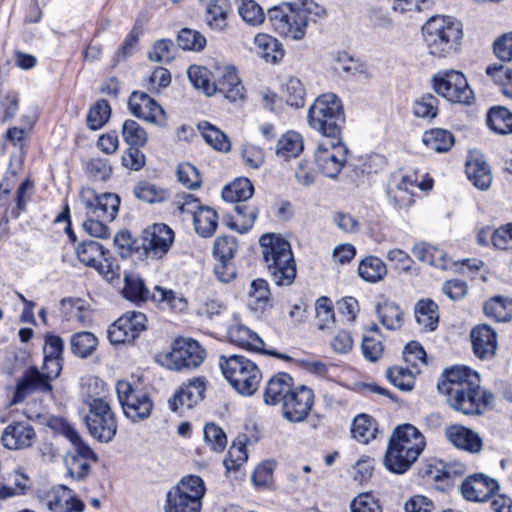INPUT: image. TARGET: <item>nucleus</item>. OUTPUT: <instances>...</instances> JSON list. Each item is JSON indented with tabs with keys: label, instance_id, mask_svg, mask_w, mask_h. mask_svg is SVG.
<instances>
[{
	"label": "nucleus",
	"instance_id": "obj_51",
	"mask_svg": "<svg viewBox=\"0 0 512 512\" xmlns=\"http://www.w3.org/2000/svg\"><path fill=\"white\" fill-rule=\"evenodd\" d=\"M64 435L74 446V451L67 455L84 458L92 462L98 461L97 454L82 440L79 433L73 427L66 426L64 428Z\"/></svg>",
	"mask_w": 512,
	"mask_h": 512
},
{
	"label": "nucleus",
	"instance_id": "obj_2",
	"mask_svg": "<svg viewBox=\"0 0 512 512\" xmlns=\"http://www.w3.org/2000/svg\"><path fill=\"white\" fill-rule=\"evenodd\" d=\"M422 35L428 54L437 59H446L460 50L463 26L449 16H432L422 26Z\"/></svg>",
	"mask_w": 512,
	"mask_h": 512
},
{
	"label": "nucleus",
	"instance_id": "obj_32",
	"mask_svg": "<svg viewBox=\"0 0 512 512\" xmlns=\"http://www.w3.org/2000/svg\"><path fill=\"white\" fill-rule=\"evenodd\" d=\"M466 174L472 184L480 190H487L492 183L490 167L481 158H473L467 161Z\"/></svg>",
	"mask_w": 512,
	"mask_h": 512
},
{
	"label": "nucleus",
	"instance_id": "obj_31",
	"mask_svg": "<svg viewBox=\"0 0 512 512\" xmlns=\"http://www.w3.org/2000/svg\"><path fill=\"white\" fill-rule=\"evenodd\" d=\"M412 254L419 261L436 268L446 270L452 266V261L443 251L428 243L420 242L413 246Z\"/></svg>",
	"mask_w": 512,
	"mask_h": 512
},
{
	"label": "nucleus",
	"instance_id": "obj_39",
	"mask_svg": "<svg viewBox=\"0 0 512 512\" xmlns=\"http://www.w3.org/2000/svg\"><path fill=\"white\" fill-rule=\"evenodd\" d=\"M198 129L200 130L205 142L212 148L220 152H228L231 149V142L228 136L222 132L219 128L212 125L207 121L198 123Z\"/></svg>",
	"mask_w": 512,
	"mask_h": 512
},
{
	"label": "nucleus",
	"instance_id": "obj_29",
	"mask_svg": "<svg viewBox=\"0 0 512 512\" xmlns=\"http://www.w3.org/2000/svg\"><path fill=\"white\" fill-rule=\"evenodd\" d=\"M445 436L447 440L455 447L469 452H479L481 450V438L472 430L462 425H452L446 428Z\"/></svg>",
	"mask_w": 512,
	"mask_h": 512
},
{
	"label": "nucleus",
	"instance_id": "obj_15",
	"mask_svg": "<svg viewBox=\"0 0 512 512\" xmlns=\"http://www.w3.org/2000/svg\"><path fill=\"white\" fill-rule=\"evenodd\" d=\"M174 241V232L166 224H154L146 228L141 236L143 253L151 259H161Z\"/></svg>",
	"mask_w": 512,
	"mask_h": 512
},
{
	"label": "nucleus",
	"instance_id": "obj_19",
	"mask_svg": "<svg viewBox=\"0 0 512 512\" xmlns=\"http://www.w3.org/2000/svg\"><path fill=\"white\" fill-rule=\"evenodd\" d=\"M313 402L314 394L310 388L303 385L297 387L286 396L282 404V415L289 422H301L309 414Z\"/></svg>",
	"mask_w": 512,
	"mask_h": 512
},
{
	"label": "nucleus",
	"instance_id": "obj_61",
	"mask_svg": "<svg viewBox=\"0 0 512 512\" xmlns=\"http://www.w3.org/2000/svg\"><path fill=\"white\" fill-rule=\"evenodd\" d=\"M204 439L206 444L214 452H222L227 445V437L224 431L214 423H208L204 427Z\"/></svg>",
	"mask_w": 512,
	"mask_h": 512
},
{
	"label": "nucleus",
	"instance_id": "obj_4",
	"mask_svg": "<svg viewBox=\"0 0 512 512\" xmlns=\"http://www.w3.org/2000/svg\"><path fill=\"white\" fill-rule=\"evenodd\" d=\"M262 254L267 269L278 286H289L296 277V263L289 241L275 234L260 238Z\"/></svg>",
	"mask_w": 512,
	"mask_h": 512
},
{
	"label": "nucleus",
	"instance_id": "obj_12",
	"mask_svg": "<svg viewBox=\"0 0 512 512\" xmlns=\"http://www.w3.org/2000/svg\"><path fill=\"white\" fill-rule=\"evenodd\" d=\"M80 201L87 210V215L112 222L119 211L120 198L114 193L98 194L92 188H82Z\"/></svg>",
	"mask_w": 512,
	"mask_h": 512
},
{
	"label": "nucleus",
	"instance_id": "obj_24",
	"mask_svg": "<svg viewBox=\"0 0 512 512\" xmlns=\"http://www.w3.org/2000/svg\"><path fill=\"white\" fill-rule=\"evenodd\" d=\"M46 506L51 512H83L85 504L67 486L54 488L47 497Z\"/></svg>",
	"mask_w": 512,
	"mask_h": 512
},
{
	"label": "nucleus",
	"instance_id": "obj_11",
	"mask_svg": "<svg viewBox=\"0 0 512 512\" xmlns=\"http://www.w3.org/2000/svg\"><path fill=\"white\" fill-rule=\"evenodd\" d=\"M315 151L316 164L323 175L336 178L346 164L348 148L338 137H326Z\"/></svg>",
	"mask_w": 512,
	"mask_h": 512
},
{
	"label": "nucleus",
	"instance_id": "obj_46",
	"mask_svg": "<svg viewBox=\"0 0 512 512\" xmlns=\"http://www.w3.org/2000/svg\"><path fill=\"white\" fill-rule=\"evenodd\" d=\"M234 211L237 213V218L229 222L228 226L239 233H246L251 229L257 218V208L239 202L234 205Z\"/></svg>",
	"mask_w": 512,
	"mask_h": 512
},
{
	"label": "nucleus",
	"instance_id": "obj_53",
	"mask_svg": "<svg viewBox=\"0 0 512 512\" xmlns=\"http://www.w3.org/2000/svg\"><path fill=\"white\" fill-rule=\"evenodd\" d=\"M122 135L130 147H143L148 140L143 127L134 120H126L122 125Z\"/></svg>",
	"mask_w": 512,
	"mask_h": 512
},
{
	"label": "nucleus",
	"instance_id": "obj_38",
	"mask_svg": "<svg viewBox=\"0 0 512 512\" xmlns=\"http://www.w3.org/2000/svg\"><path fill=\"white\" fill-rule=\"evenodd\" d=\"M123 296L132 302H144L149 298V290L143 279L135 273H124Z\"/></svg>",
	"mask_w": 512,
	"mask_h": 512
},
{
	"label": "nucleus",
	"instance_id": "obj_5",
	"mask_svg": "<svg viewBox=\"0 0 512 512\" xmlns=\"http://www.w3.org/2000/svg\"><path fill=\"white\" fill-rule=\"evenodd\" d=\"M309 126L325 137L341 136L345 113L340 98L334 93L318 96L308 110Z\"/></svg>",
	"mask_w": 512,
	"mask_h": 512
},
{
	"label": "nucleus",
	"instance_id": "obj_26",
	"mask_svg": "<svg viewBox=\"0 0 512 512\" xmlns=\"http://www.w3.org/2000/svg\"><path fill=\"white\" fill-rule=\"evenodd\" d=\"M51 381L52 380L47 377L45 372L39 371L36 367L28 368L23 378L17 383L13 403L21 402L30 391H51Z\"/></svg>",
	"mask_w": 512,
	"mask_h": 512
},
{
	"label": "nucleus",
	"instance_id": "obj_14",
	"mask_svg": "<svg viewBox=\"0 0 512 512\" xmlns=\"http://www.w3.org/2000/svg\"><path fill=\"white\" fill-rule=\"evenodd\" d=\"M146 316L137 311L126 312L108 329V338L113 344L132 343L146 329Z\"/></svg>",
	"mask_w": 512,
	"mask_h": 512
},
{
	"label": "nucleus",
	"instance_id": "obj_63",
	"mask_svg": "<svg viewBox=\"0 0 512 512\" xmlns=\"http://www.w3.org/2000/svg\"><path fill=\"white\" fill-rule=\"evenodd\" d=\"M176 48L172 40L161 39L157 41L148 57L151 61L168 63L175 57Z\"/></svg>",
	"mask_w": 512,
	"mask_h": 512
},
{
	"label": "nucleus",
	"instance_id": "obj_58",
	"mask_svg": "<svg viewBox=\"0 0 512 512\" xmlns=\"http://www.w3.org/2000/svg\"><path fill=\"white\" fill-rule=\"evenodd\" d=\"M306 90L303 83L295 77L288 79L285 85V101L291 107L299 108L304 105Z\"/></svg>",
	"mask_w": 512,
	"mask_h": 512
},
{
	"label": "nucleus",
	"instance_id": "obj_45",
	"mask_svg": "<svg viewBox=\"0 0 512 512\" xmlns=\"http://www.w3.org/2000/svg\"><path fill=\"white\" fill-rule=\"evenodd\" d=\"M484 313L497 322H506L512 319V300L495 296L484 304Z\"/></svg>",
	"mask_w": 512,
	"mask_h": 512
},
{
	"label": "nucleus",
	"instance_id": "obj_37",
	"mask_svg": "<svg viewBox=\"0 0 512 512\" xmlns=\"http://www.w3.org/2000/svg\"><path fill=\"white\" fill-rule=\"evenodd\" d=\"M415 318L417 323L425 330L433 331L436 329L439 315L438 305L431 299H421L415 305Z\"/></svg>",
	"mask_w": 512,
	"mask_h": 512
},
{
	"label": "nucleus",
	"instance_id": "obj_57",
	"mask_svg": "<svg viewBox=\"0 0 512 512\" xmlns=\"http://www.w3.org/2000/svg\"><path fill=\"white\" fill-rule=\"evenodd\" d=\"M177 43L183 50L201 51L206 45V38L196 30L183 28L178 33Z\"/></svg>",
	"mask_w": 512,
	"mask_h": 512
},
{
	"label": "nucleus",
	"instance_id": "obj_54",
	"mask_svg": "<svg viewBox=\"0 0 512 512\" xmlns=\"http://www.w3.org/2000/svg\"><path fill=\"white\" fill-rule=\"evenodd\" d=\"M134 195L147 203H158L163 202L168 198L166 190L149 182H140L134 188Z\"/></svg>",
	"mask_w": 512,
	"mask_h": 512
},
{
	"label": "nucleus",
	"instance_id": "obj_34",
	"mask_svg": "<svg viewBox=\"0 0 512 512\" xmlns=\"http://www.w3.org/2000/svg\"><path fill=\"white\" fill-rule=\"evenodd\" d=\"M8 484L0 486V500H6L15 496L24 495L30 489L29 477L20 470H15L4 477Z\"/></svg>",
	"mask_w": 512,
	"mask_h": 512
},
{
	"label": "nucleus",
	"instance_id": "obj_8",
	"mask_svg": "<svg viewBox=\"0 0 512 512\" xmlns=\"http://www.w3.org/2000/svg\"><path fill=\"white\" fill-rule=\"evenodd\" d=\"M85 423L91 436L99 442L108 443L116 435L118 426L115 414L103 399L91 400Z\"/></svg>",
	"mask_w": 512,
	"mask_h": 512
},
{
	"label": "nucleus",
	"instance_id": "obj_1",
	"mask_svg": "<svg viewBox=\"0 0 512 512\" xmlns=\"http://www.w3.org/2000/svg\"><path fill=\"white\" fill-rule=\"evenodd\" d=\"M443 376L437 389L447 396V403L455 411L465 415H480L493 406L495 396L481 387L476 372L467 367H454Z\"/></svg>",
	"mask_w": 512,
	"mask_h": 512
},
{
	"label": "nucleus",
	"instance_id": "obj_40",
	"mask_svg": "<svg viewBox=\"0 0 512 512\" xmlns=\"http://www.w3.org/2000/svg\"><path fill=\"white\" fill-rule=\"evenodd\" d=\"M376 312L381 324L388 330H397L403 324V312L400 307L389 301L377 304Z\"/></svg>",
	"mask_w": 512,
	"mask_h": 512
},
{
	"label": "nucleus",
	"instance_id": "obj_48",
	"mask_svg": "<svg viewBox=\"0 0 512 512\" xmlns=\"http://www.w3.org/2000/svg\"><path fill=\"white\" fill-rule=\"evenodd\" d=\"M376 426L373 419L366 414H360L355 417L351 433L354 439L358 442L367 444L370 440L375 438Z\"/></svg>",
	"mask_w": 512,
	"mask_h": 512
},
{
	"label": "nucleus",
	"instance_id": "obj_21",
	"mask_svg": "<svg viewBox=\"0 0 512 512\" xmlns=\"http://www.w3.org/2000/svg\"><path fill=\"white\" fill-rule=\"evenodd\" d=\"M206 384L203 378H194L179 387L173 397L169 399V407L178 412L191 409L204 398Z\"/></svg>",
	"mask_w": 512,
	"mask_h": 512
},
{
	"label": "nucleus",
	"instance_id": "obj_20",
	"mask_svg": "<svg viewBox=\"0 0 512 512\" xmlns=\"http://www.w3.org/2000/svg\"><path fill=\"white\" fill-rule=\"evenodd\" d=\"M418 178L414 173L398 171L391 175L387 195L398 208H407L414 202V189Z\"/></svg>",
	"mask_w": 512,
	"mask_h": 512
},
{
	"label": "nucleus",
	"instance_id": "obj_52",
	"mask_svg": "<svg viewBox=\"0 0 512 512\" xmlns=\"http://www.w3.org/2000/svg\"><path fill=\"white\" fill-rule=\"evenodd\" d=\"M110 115L111 107L108 101L98 100L88 112L87 125L91 130H98L109 120Z\"/></svg>",
	"mask_w": 512,
	"mask_h": 512
},
{
	"label": "nucleus",
	"instance_id": "obj_9",
	"mask_svg": "<svg viewBox=\"0 0 512 512\" xmlns=\"http://www.w3.org/2000/svg\"><path fill=\"white\" fill-rule=\"evenodd\" d=\"M432 81L435 92L452 103L469 105L474 100L472 89L459 71L439 72Z\"/></svg>",
	"mask_w": 512,
	"mask_h": 512
},
{
	"label": "nucleus",
	"instance_id": "obj_10",
	"mask_svg": "<svg viewBox=\"0 0 512 512\" xmlns=\"http://www.w3.org/2000/svg\"><path fill=\"white\" fill-rule=\"evenodd\" d=\"M116 391L123 412L131 421H143L151 415L153 402L148 394L125 380L117 382Z\"/></svg>",
	"mask_w": 512,
	"mask_h": 512
},
{
	"label": "nucleus",
	"instance_id": "obj_59",
	"mask_svg": "<svg viewBox=\"0 0 512 512\" xmlns=\"http://www.w3.org/2000/svg\"><path fill=\"white\" fill-rule=\"evenodd\" d=\"M238 249L236 238L233 236H219L213 245V255L217 260H233Z\"/></svg>",
	"mask_w": 512,
	"mask_h": 512
},
{
	"label": "nucleus",
	"instance_id": "obj_62",
	"mask_svg": "<svg viewBox=\"0 0 512 512\" xmlns=\"http://www.w3.org/2000/svg\"><path fill=\"white\" fill-rule=\"evenodd\" d=\"M248 459L246 445L243 441L233 442L229 448L228 455L223 461L228 471L237 470Z\"/></svg>",
	"mask_w": 512,
	"mask_h": 512
},
{
	"label": "nucleus",
	"instance_id": "obj_64",
	"mask_svg": "<svg viewBox=\"0 0 512 512\" xmlns=\"http://www.w3.org/2000/svg\"><path fill=\"white\" fill-rule=\"evenodd\" d=\"M239 14L246 23L252 26L261 24L265 19L262 8L253 0L243 1L239 7Z\"/></svg>",
	"mask_w": 512,
	"mask_h": 512
},
{
	"label": "nucleus",
	"instance_id": "obj_60",
	"mask_svg": "<svg viewBox=\"0 0 512 512\" xmlns=\"http://www.w3.org/2000/svg\"><path fill=\"white\" fill-rule=\"evenodd\" d=\"M386 376L392 385L402 391H410L414 386V376L408 368L391 367Z\"/></svg>",
	"mask_w": 512,
	"mask_h": 512
},
{
	"label": "nucleus",
	"instance_id": "obj_36",
	"mask_svg": "<svg viewBox=\"0 0 512 512\" xmlns=\"http://www.w3.org/2000/svg\"><path fill=\"white\" fill-rule=\"evenodd\" d=\"M303 147L302 136L295 131H288L278 139L275 152L279 158L289 160L297 157Z\"/></svg>",
	"mask_w": 512,
	"mask_h": 512
},
{
	"label": "nucleus",
	"instance_id": "obj_35",
	"mask_svg": "<svg viewBox=\"0 0 512 512\" xmlns=\"http://www.w3.org/2000/svg\"><path fill=\"white\" fill-rule=\"evenodd\" d=\"M257 52L270 63H277L284 56V49L282 44L274 37L268 34H258L254 39Z\"/></svg>",
	"mask_w": 512,
	"mask_h": 512
},
{
	"label": "nucleus",
	"instance_id": "obj_30",
	"mask_svg": "<svg viewBox=\"0 0 512 512\" xmlns=\"http://www.w3.org/2000/svg\"><path fill=\"white\" fill-rule=\"evenodd\" d=\"M474 353L479 358H489L495 354L497 339L495 331L488 325L477 326L471 332Z\"/></svg>",
	"mask_w": 512,
	"mask_h": 512
},
{
	"label": "nucleus",
	"instance_id": "obj_22",
	"mask_svg": "<svg viewBox=\"0 0 512 512\" xmlns=\"http://www.w3.org/2000/svg\"><path fill=\"white\" fill-rule=\"evenodd\" d=\"M228 338L231 343L238 345L244 349L259 352L262 354L272 355L281 359H290L286 355L277 354L274 351L266 350L264 348V341L248 327L236 323L228 328Z\"/></svg>",
	"mask_w": 512,
	"mask_h": 512
},
{
	"label": "nucleus",
	"instance_id": "obj_44",
	"mask_svg": "<svg viewBox=\"0 0 512 512\" xmlns=\"http://www.w3.org/2000/svg\"><path fill=\"white\" fill-rule=\"evenodd\" d=\"M423 143L430 150L443 153L450 150L452 145L454 144L453 135L444 129H431L426 131L423 135Z\"/></svg>",
	"mask_w": 512,
	"mask_h": 512
},
{
	"label": "nucleus",
	"instance_id": "obj_13",
	"mask_svg": "<svg viewBox=\"0 0 512 512\" xmlns=\"http://www.w3.org/2000/svg\"><path fill=\"white\" fill-rule=\"evenodd\" d=\"M205 358V350L193 339L177 340L167 355V367L171 370L196 368Z\"/></svg>",
	"mask_w": 512,
	"mask_h": 512
},
{
	"label": "nucleus",
	"instance_id": "obj_6",
	"mask_svg": "<svg viewBox=\"0 0 512 512\" xmlns=\"http://www.w3.org/2000/svg\"><path fill=\"white\" fill-rule=\"evenodd\" d=\"M219 366L230 385L241 395L251 396L258 389L262 373L258 366L242 355H221Z\"/></svg>",
	"mask_w": 512,
	"mask_h": 512
},
{
	"label": "nucleus",
	"instance_id": "obj_42",
	"mask_svg": "<svg viewBox=\"0 0 512 512\" xmlns=\"http://www.w3.org/2000/svg\"><path fill=\"white\" fill-rule=\"evenodd\" d=\"M254 194V186L248 178H239L222 191V198L227 202H245Z\"/></svg>",
	"mask_w": 512,
	"mask_h": 512
},
{
	"label": "nucleus",
	"instance_id": "obj_33",
	"mask_svg": "<svg viewBox=\"0 0 512 512\" xmlns=\"http://www.w3.org/2000/svg\"><path fill=\"white\" fill-rule=\"evenodd\" d=\"M194 229L203 238L211 237L218 226V214L209 207H198L193 217Z\"/></svg>",
	"mask_w": 512,
	"mask_h": 512
},
{
	"label": "nucleus",
	"instance_id": "obj_3",
	"mask_svg": "<svg viewBox=\"0 0 512 512\" xmlns=\"http://www.w3.org/2000/svg\"><path fill=\"white\" fill-rule=\"evenodd\" d=\"M422 433L411 424L398 426L391 435L384 457L386 468L395 474L406 472L424 450Z\"/></svg>",
	"mask_w": 512,
	"mask_h": 512
},
{
	"label": "nucleus",
	"instance_id": "obj_16",
	"mask_svg": "<svg viewBox=\"0 0 512 512\" xmlns=\"http://www.w3.org/2000/svg\"><path fill=\"white\" fill-rule=\"evenodd\" d=\"M464 472L465 466L462 463H446L442 460L432 459L426 464L423 477L427 482L434 483L437 490L447 492L453 487L455 479L463 475Z\"/></svg>",
	"mask_w": 512,
	"mask_h": 512
},
{
	"label": "nucleus",
	"instance_id": "obj_41",
	"mask_svg": "<svg viewBox=\"0 0 512 512\" xmlns=\"http://www.w3.org/2000/svg\"><path fill=\"white\" fill-rule=\"evenodd\" d=\"M228 0H208L207 23L211 29L223 31L227 26Z\"/></svg>",
	"mask_w": 512,
	"mask_h": 512
},
{
	"label": "nucleus",
	"instance_id": "obj_49",
	"mask_svg": "<svg viewBox=\"0 0 512 512\" xmlns=\"http://www.w3.org/2000/svg\"><path fill=\"white\" fill-rule=\"evenodd\" d=\"M78 259L87 266L94 267L99 260L105 256V250L102 244L97 241H83L77 248Z\"/></svg>",
	"mask_w": 512,
	"mask_h": 512
},
{
	"label": "nucleus",
	"instance_id": "obj_27",
	"mask_svg": "<svg viewBox=\"0 0 512 512\" xmlns=\"http://www.w3.org/2000/svg\"><path fill=\"white\" fill-rule=\"evenodd\" d=\"M215 93H221L230 101L242 99L244 87L241 84L234 67L218 68L214 81Z\"/></svg>",
	"mask_w": 512,
	"mask_h": 512
},
{
	"label": "nucleus",
	"instance_id": "obj_25",
	"mask_svg": "<svg viewBox=\"0 0 512 512\" xmlns=\"http://www.w3.org/2000/svg\"><path fill=\"white\" fill-rule=\"evenodd\" d=\"M36 433L34 428L25 422L8 425L2 434L1 441L9 450L24 449L32 446Z\"/></svg>",
	"mask_w": 512,
	"mask_h": 512
},
{
	"label": "nucleus",
	"instance_id": "obj_56",
	"mask_svg": "<svg viewBox=\"0 0 512 512\" xmlns=\"http://www.w3.org/2000/svg\"><path fill=\"white\" fill-rule=\"evenodd\" d=\"M438 99L430 93L422 95L413 104V113L416 117L434 119L438 114Z\"/></svg>",
	"mask_w": 512,
	"mask_h": 512
},
{
	"label": "nucleus",
	"instance_id": "obj_17",
	"mask_svg": "<svg viewBox=\"0 0 512 512\" xmlns=\"http://www.w3.org/2000/svg\"><path fill=\"white\" fill-rule=\"evenodd\" d=\"M325 14L323 7L314 2H306L302 8L290 10V16L283 22L284 31H277L280 35L292 40H300L306 33L309 21H315L311 15L321 17Z\"/></svg>",
	"mask_w": 512,
	"mask_h": 512
},
{
	"label": "nucleus",
	"instance_id": "obj_55",
	"mask_svg": "<svg viewBox=\"0 0 512 512\" xmlns=\"http://www.w3.org/2000/svg\"><path fill=\"white\" fill-rule=\"evenodd\" d=\"M187 73L189 80L196 89L202 90L208 96L215 93L214 82L209 79L208 69L194 65L188 68Z\"/></svg>",
	"mask_w": 512,
	"mask_h": 512
},
{
	"label": "nucleus",
	"instance_id": "obj_50",
	"mask_svg": "<svg viewBox=\"0 0 512 512\" xmlns=\"http://www.w3.org/2000/svg\"><path fill=\"white\" fill-rule=\"evenodd\" d=\"M71 351L73 354L86 358L96 349L98 340L91 332H78L71 337Z\"/></svg>",
	"mask_w": 512,
	"mask_h": 512
},
{
	"label": "nucleus",
	"instance_id": "obj_18",
	"mask_svg": "<svg viewBox=\"0 0 512 512\" xmlns=\"http://www.w3.org/2000/svg\"><path fill=\"white\" fill-rule=\"evenodd\" d=\"M128 108L132 115L158 126H165L164 109L145 92L134 91L128 99Z\"/></svg>",
	"mask_w": 512,
	"mask_h": 512
},
{
	"label": "nucleus",
	"instance_id": "obj_7",
	"mask_svg": "<svg viewBox=\"0 0 512 512\" xmlns=\"http://www.w3.org/2000/svg\"><path fill=\"white\" fill-rule=\"evenodd\" d=\"M205 490L204 482L199 476L183 477L168 491L165 512H201Z\"/></svg>",
	"mask_w": 512,
	"mask_h": 512
},
{
	"label": "nucleus",
	"instance_id": "obj_47",
	"mask_svg": "<svg viewBox=\"0 0 512 512\" xmlns=\"http://www.w3.org/2000/svg\"><path fill=\"white\" fill-rule=\"evenodd\" d=\"M487 124L498 134L512 133V113L505 107H493L488 112Z\"/></svg>",
	"mask_w": 512,
	"mask_h": 512
},
{
	"label": "nucleus",
	"instance_id": "obj_28",
	"mask_svg": "<svg viewBox=\"0 0 512 512\" xmlns=\"http://www.w3.org/2000/svg\"><path fill=\"white\" fill-rule=\"evenodd\" d=\"M293 379L284 372H280L272 376L264 389V402L267 405H276L284 403L288 393L292 392Z\"/></svg>",
	"mask_w": 512,
	"mask_h": 512
},
{
	"label": "nucleus",
	"instance_id": "obj_43",
	"mask_svg": "<svg viewBox=\"0 0 512 512\" xmlns=\"http://www.w3.org/2000/svg\"><path fill=\"white\" fill-rule=\"evenodd\" d=\"M358 274L363 280L376 283L387 274V268L380 258L368 256L360 262Z\"/></svg>",
	"mask_w": 512,
	"mask_h": 512
},
{
	"label": "nucleus",
	"instance_id": "obj_23",
	"mask_svg": "<svg viewBox=\"0 0 512 512\" xmlns=\"http://www.w3.org/2000/svg\"><path fill=\"white\" fill-rule=\"evenodd\" d=\"M497 489L498 483L496 480L481 473L470 475L461 485L463 497L474 502L486 501Z\"/></svg>",
	"mask_w": 512,
	"mask_h": 512
}]
</instances>
